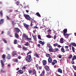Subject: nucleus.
<instances>
[{"label": "nucleus", "mask_w": 76, "mask_h": 76, "mask_svg": "<svg viewBox=\"0 0 76 76\" xmlns=\"http://www.w3.org/2000/svg\"><path fill=\"white\" fill-rule=\"evenodd\" d=\"M32 57L31 55H28L26 58V61L28 63H30L32 61Z\"/></svg>", "instance_id": "1"}, {"label": "nucleus", "mask_w": 76, "mask_h": 76, "mask_svg": "<svg viewBox=\"0 0 76 76\" xmlns=\"http://www.w3.org/2000/svg\"><path fill=\"white\" fill-rule=\"evenodd\" d=\"M23 16H24V18H25L26 20H28L30 21H31V20H32V18H31V17H30L29 15L28 14H24Z\"/></svg>", "instance_id": "2"}, {"label": "nucleus", "mask_w": 76, "mask_h": 76, "mask_svg": "<svg viewBox=\"0 0 76 76\" xmlns=\"http://www.w3.org/2000/svg\"><path fill=\"white\" fill-rule=\"evenodd\" d=\"M2 58H3L4 62H6V55L4 54H3L2 56Z\"/></svg>", "instance_id": "3"}, {"label": "nucleus", "mask_w": 76, "mask_h": 76, "mask_svg": "<svg viewBox=\"0 0 76 76\" xmlns=\"http://www.w3.org/2000/svg\"><path fill=\"white\" fill-rule=\"evenodd\" d=\"M63 35L65 38H68L69 37V35H70V34H64Z\"/></svg>", "instance_id": "4"}, {"label": "nucleus", "mask_w": 76, "mask_h": 76, "mask_svg": "<svg viewBox=\"0 0 76 76\" xmlns=\"http://www.w3.org/2000/svg\"><path fill=\"white\" fill-rule=\"evenodd\" d=\"M23 25L25 28H26L27 29H29V26L28 25L26 24L25 23H24Z\"/></svg>", "instance_id": "5"}, {"label": "nucleus", "mask_w": 76, "mask_h": 76, "mask_svg": "<svg viewBox=\"0 0 76 76\" xmlns=\"http://www.w3.org/2000/svg\"><path fill=\"white\" fill-rule=\"evenodd\" d=\"M23 37L24 38L25 40H26L28 38V35H26V34H23Z\"/></svg>", "instance_id": "6"}, {"label": "nucleus", "mask_w": 76, "mask_h": 76, "mask_svg": "<svg viewBox=\"0 0 76 76\" xmlns=\"http://www.w3.org/2000/svg\"><path fill=\"white\" fill-rule=\"evenodd\" d=\"M53 60H52V58H51V57H49L48 58V62L49 63H51Z\"/></svg>", "instance_id": "7"}, {"label": "nucleus", "mask_w": 76, "mask_h": 76, "mask_svg": "<svg viewBox=\"0 0 76 76\" xmlns=\"http://www.w3.org/2000/svg\"><path fill=\"white\" fill-rule=\"evenodd\" d=\"M45 69L46 71H49L50 70L49 68V66L47 65L45 66Z\"/></svg>", "instance_id": "8"}, {"label": "nucleus", "mask_w": 76, "mask_h": 76, "mask_svg": "<svg viewBox=\"0 0 76 76\" xmlns=\"http://www.w3.org/2000/svg\"><path fill=\"white\" fill-rule=\"evenodd\" d=\"M57 71L58 72V73H61V74H62V73H63L62 70H61L60 68L58 69L57 70Z\"/></svg>", "instance_id": "9"}, {"label": "nucleus", "mask_w": 76, "mask_h": 76, "mask_svg": "<svg viewBox=\"0 0 76 76\" xmlns=\"http://www.w3.org/2000/svg\"><path fill=\"white\" fill-rule=\"evenodd\" d=\"M43 64V66H46V64H47V61L45 60H44L42 61Z\"/></svg>", "instance_id": "10"}, {"label": "nucleus", "mask_w": 76, "mask_h": 76, "mask_svg": "<svg viewBox=\"0 0 76 76\" xmlns=\"http://www.w3.org/2000/svg\"><path fill=\"white\" fill-rule=\"evenodd\" d=\"M60 42L61 43V44H63L64 42V39L63 38H61L60 39Z\"/></svg>", "instance_id": "11"}, {"label": "nucleus", "mask_w": 76, "mask_h": 76, "mask_svg": "<svg viewBox=\"0 0 76 76\" xmlns=\"http://www.w3.org/2000/svg\"><path fill=\"white\" fill-rule=\"evenodd\" d=\"M1 63V65L2 66V69H4V63L3 61V60H1L0 61Z\"/></svg>", "instance_id": "12"}, {"label": "nucleus", "mask_w": 76, "mask_h": 76, "mask_svg": "<svg viewBox=\"0 0 76 76\" xmlns=\"http://www.w3.org/2000/svg\"><path fill=\"white\" fill-rule=\"evenodd\" d=\"M57 63V61L56 60H54L53 61V62L52 63V65L53 66H54L56 63Z\"/></svg>", "instance_id": "13"}, {"label": "nucleus", "mask_w": 76, "mask_h": 76, "mask_svg": "<svg viewBox=\"0 0 76 76\" xmlns=\"http://www.w3.org/2000/svg\"><path fill=\"white\" fill-rule=\"evenodd\" d=\"M64 48L66 49V51H69V50L68 48L69 46H66L64 47Z\"/></svg>", "instance_id": "14"}, {"label": "nucleus", "mask_w": 76, "mask_h": 76, "mask_svg": "<svg viewBox=\"0 0 76 76\" xmlns=\"http://www.w3.org/2000/svg\"><path fill=\"white\" fill-rule=\"evenodd\" d=\"M32 36L35 41H37V36L36 35H34V34H32Z\"/></svg>", "instance_id": "15"}, {"label": "nucleus", "mask_w": 76, "mask_h": 76, "mask_svg": "<svg viewBox=\"0 0 76 76\" xmlns=\"http://www.w3.org/2000/svg\"><path fill=\"white\" fill-rule=\"evenodd\" d=\"M63 31L64 32L63 34H66L67 32V28L64 29Z\"/></svg>", "instance_id": "16"}, {"label": "nucleus", "mask_w": 76, "mask_h": 76, "mask_svg": "<svg viewBox=\"0 0 76 76\" xmlns=\"http://www.w3.org/2000/svg\"><path fill=\"white\" fill-rule=\"evenodd\" d=\"M39 43L40 44H42V45H44V44H45L44 42H42V41L41 40H39Z\"/></svg>", "instance_id": "17"}, {"label": "nucleus", "mask_w": 76, "mask_h": 76, "mask_svg": "<svg viewBox=\"0 0 76 76\" xmlns=\"http://www.w3.org/2000/svg\"><path fill=\"white\" fill-rule=\"evenodd\" d=\"M32 73H33V75H35L36 76H37V72L36 71L35 69H34L32 71Z\"/></svg>", "instance_id": "18"}, {"label": "nucleus", "mask_w": 76, "mask_h": 76, "mask_svg": "<svg viewBox=\"0 0 76 76\" xmlns=\"http://www.w3.org/2000/svg\"><path fill=\"white\" fill-rule=\"evenodd\" d=\"M7 59H10L11 58V56L9 54H8L7 56Z\"/></svg>", "instance_id": "19"}, {"label": "nucleus", "mask_w": 76, "mask_h": 76, "mask_svg": "<svg viewBox=\"0 0 76 76\" xmlns=\"http://www.w3.org/2000/svg\"><path fill=\"white\" fill-rule=\"evenodd\" d=\"M12 55L14 57H17V54H16V53L15 52H13Z\"/></svg>", "instance_id": "20"}, {"label": "nucleus", "mask_w": 76, "mask_h": 76, "mask_svg": "<svg viewBox=\"0 0 76 76\" xmlns=\"http://www.w3.org/2000/svg\"><path fill=\"white\" fill-rule=\"evenodd\" d=\"M36 15L39 18H41V15H40V14H39V12L36 13Z\"/></svg>", "instance_id": "21"}, {"label": "nucleus", "mask_w": 76, "mask_h": 76, "mask_svg": "<svg viewBox=\"0 0 76 76\" xmlns=\"http://www.w3.org/2000/svg\"><path fill=\"white\" fill-rule=\"evenodd\" d=\"M61 51L62 53H65V50L63 47H62L61 49Z\"/></svg>", "instance_id": "22"}, {"label": "nucleus", "mask_w": 76, "mask_h": 76, "mask_svg": "<svg viewBox=\"0 0 76 76\" xmlns=\"http://www.w3.org/2000/svg\"><path fill=\"white\" fill-rule=\"evenodd\" d=\"M49 50L50 52H54V51L53 50V48H49Z\"/></svg>", "instance_id": "23"}, {"label": "nucleus", "mask_w": 76, "mask_h": 76, "mask_svg": "<svg viewBox=\"0 0 76 76\" xmlns=\"http://www.w3.org/2000/svg\"><path fill=\"white\" fill-rule=\"evenodd\" d=\"M15 30L18 33L19 32V29L18 28H15Z\"/></svg>", "instance_id": "24"}, {"label": "nucleus", "mask_w": 76, "mask_h": 76, "mask_svg": "<svg viewBox=\"0 0 76 76\" xmlns=\"http://www.w3.org/2000/svg\"><path fill=\"white\" fill-rule=\"evenodd\" d=\"M51 30H48V34H49V35L51 34Z\"/></svg>", "instance_id": "25"}, {"label": "nucleus", "mask_w": 76, "mask_h": 76, "mask_svg": "<svg viewBox=\"0 0 76 76\" xmlns=\"http://www.w3.org/2000/svg\"><path fill=\"white\" fill-rule=\"evenodd\" d=\"M34 55L35 57H37V58H39V56L38 54H34Z\"/></svg>", "instance_id": "26"}, {"label": "nucleus", "mask_w": 76, "mask_h": 76, "mask_svg": "<svg viewBox=\"0 0 76 76\" xmlns=\"http://www.w3.org/2000/svg\"><path fill=\"white\" fill-rule=\"evenodd\" d=\"M46 56L47 57H50V56H51V55H50V54L46 53Z\"/></svg>", "instance_id": "27"}, {"label": "nucleus", "mask_w": 76, "mask_h": 76, "mask_svg": "<svg viewBox=\"0 0 76 76\" xmlns=\"http://www.w3.org/2000/svg\"><path fill=\"white\" fill-rule=\"evenodd\" d=\"M4 22V20L3 19H1L0 20V24H2Z\"/></svg>", "instance_id": "28"}, {"label": "nucleus", "mask_w": 76, "mask_h": 76, "mask_svg": "<svg viewBox=\"0 0 76 76\" xmlns=\"http://www.w3.org/2000/svg\"><path fill=\"white\" fill-rule=\"evenodd\" d=\"M76 60V55H74L72 58V60Z\"/></svg>", "instance_id": "29"}, {"label": "nucleus", "mask_w": 76, "mask_h": 76, "mask_svg": "<svg viewBox=\"0 0 76 76\" xmlns=\"http://www.w3.org/2000/svg\"><path fill=\"white\" fill-rule=\"evenodd\" d=\"M75 47L72 46V52L73 53H75Z\"/></svg>", "instance_id": "30"}, {"label": "nucleus", "mask_w": 76, "mask_h": 76, "mask_svg": "<svg viewBox=\"0 0 76 76\" xmlns=\"http://www.w3.org/2000/svg\"><path fill=\"white\" fill-rule=\"evenodd\" d=\"M71 44L72 45H73V46H74V47H76V44L75 43H71Z\"/></svg>", "instance_id": "31"}, {"label": "nucleus", "mask_w": 76, "mask_h": 76, "mask_svg": "<svg viewBox=\"0 0 76 76\" xmlns=\"http://www.w3.org/2000/svg\"><path fill=\"white\" fill-rule=\"evenodd\" d=\"M24 45H25V46H29V42H27L24 44Z\"/></svg>", "instance_id": "32"}, {"label": "nucleus", "mask_w": 76, "mask_h": 76, "mask_svg": "<svg viewBox=\"0 0 76 76\" xmlns=\"http://www.w3.org/2000/svg\"><path fill=\"white\" fill-rule=\"evenodd\" d=\"M49 71L48 72H47L48 75H51V70L50 69L48 71Z\"/></svg>", "instance_id": "33"}, {"label": "nucleus", "mask_w": 76, "mask_h": 76, "mask_svg": "<svg viewBox=\"0 0 76 76\" xmlns=\"http://www.w3.org/2000/svg\"><path fill=\"white\" fill-rule=\"evenodd\" d=\"M0 16L2 17L3 16V12L2 10H1L0 11Z\"/></svg>", "instance_id": "34"}, {"label": "nucleus", "mask_w": 76, "mask_h": 76, "mask_svg": "<svg viewBox=\"0 0 76 76\" xmlns=\"http://www.w3.org/2000/svg\"><path fill=\"white\" fill-rule=\"evenodd\" d=\"M28 72L29 74H31L32 73V71L31 69H29L28 70Z\"/></svg>", "instance_id": "35"}, {"label": "nucleus", "mask_w": 76, "mask_h": 76, "mask_svg": "<svg viewBox=\"0 0 76 76\" xmlns=\"http://www.w3.org/2000/svg\"><path fill=\"white\" fill-rule=\"evenodd\" d=\"M31 22V24H30V26H32L33 25H34V24H33V21H32V20H31V21H30Z\"/></svg>", "instance_id": "36"}, {"label": "nucleus", "mask_w": 76, "mask_h": 76, "mask_svg": "<svg viewBox=\"0 0 76 76\" xmlns=\"http://www.w3.org/2000/svg\"><path fill=\"white\" fill-rule=\"evenodd\" d=\"M58 48H55L53 49V52H56L57 51H58Z\"/></svg>", "instance_id": "37"}, {"label": "nucleus", "mask_w": 76, "mask_h": 76, "mask_svg": "<svg viewBox=\"0 0 76 76\" xmlns=\"http://www.w3.org/2000/svg\"><path fill=\"white\" fill-rule=\"evenodd\" d=\"M45 70H43V71L42 72L41 74L43 75H45Z\"/></svg>", "instance_id": "38"}, {"label": "nucleus", "mask_w": 76, "mask_h": 76, "mask_svg": "<svg viewBox=\"0 0 76 76\" xmlns=\"http://www.w3.org/2000/svg\"><path fill=\"white\" fill-rule=\"evenodd\" d=\"M47 45L49 48H52V47H51V45L50 44H47Z\"/></svg>", "instance_id": "39"}, {"label": "nucleus", "mask_w": 76, "mask_h": 76, "mask_svg": "<svg viewBox=\"0 0 76 76\" xmlns=\"http://www.w3.org/2000/svg\"><path fill=\"white\" fill-rule=\"evenodd\" d=\"M23 50H25V51H26V50H28V48H25L24 47L23 48Z\"/></svg>", "instance_id": "40"}, {"label": "nucleus", "mask_w": 76, "mask_h": 76, "mask_svg": "<svg viewBox=\"0 0 76 76\" xmlns=\"http://www.w3.org/2000/svg\"><path fill=\"white\" fill-rule=\"evenodd\" d=\"M46 37L48 38H51V36L50 35H47Z\"/></svg>", "instance_id": "41"}, {"label": "nucleus", "mask_w": 76, "mask_h": 76, "mask_svg": "<svg viewBox=\"0 0 76 76\" xmlns=\"http://www.w3.org/2000/svg\"><path fill=\"white\" fill-rule=\"evenodd\" d=\"M14 44H17V40L16 39H15L14 40Z\"/></svg>", "instance_id": "42"}, {"label": "nucleus", "mask_w": 76, "mask_h": 76, "mask_svg": "<svg viewBox=\"0 0 76 76\" xmlns=\"http://www.w3.org/2000/svg\"><path fill=\"white\" fill-rule=\"evenodd\" d=\"M16 4L17 6H19V1H17L16 2Z\"/></svg>", "instance_id": "43"}, {"label": "nucleus", "mask_w": 76, "mask_h": 76, "mask_svg": "<svg viewBox=\"0 0 76 76\" xmlns=\"http://www.w3.org/2000/svg\"><path fill=\"white\" fill-rule=\"evenodd\" d=\"M19 73L20 74H23V71H22L20 70H19Z\"/></svg>", "instance_id": "44"}, {"label": "nucleus", "mask_w": 76, "mask_h": 76, "mask_svg": "<svg viewBox=\"0 0 76 76\" xmlns=\"http://www.w3.org/2000/svg\"><path fill=\"white\" fill-rule=\"evenodd\" d=\"M15 36L16 38H18V37H19V36H18V34L17 33H15Z\"/></svg>", "instance_id": "45"}, {"label": "nucleus", "mask_w": 76, "mask_h": 76, "mask_svg": "<svg viewBox=\"0 0 76 76\" xmlns=\"http://www.w3.org/2000/svg\"><path fill=\"white\" fill-rule=\"evenodd\" d=\"M2 40L6 44L7 42V41L4 39H2Z\"/></svg>", "instance_id": "46"}, {"label": "nucleus", "mask_w": 76, "mask_h": 76, "mask_svg": "<svg viewBox=\"0 0 76 76\" xmlns=\"http://www.w3.org/2000/svg\"><path fill=\"white\" fill-rule=\"evenodd\" d=\"M72 57L73 56H72V54H71L69 56V58L70 59H71V58H72Z\"/></svg>", "instance_id": "47"}, {"label": "nucleus", "mask_w": 76, "mask_h": 76, "mask_svg": "<svg viewBox=\"0 0 76 76\" xmlns=\"http://www.w3.org/2000/svg\"><path fill=\"white\" fill-rule=\"evenodd\" d=\"M36 67L37 68V69H38V67H39V65L38 64H36L35 65Z\"/></svg>", "instance_id": "48"}, {"label": "nucleus", "mask_w": 76, "mask_h": 76, "mask_svg": "<svg viewBox=\"0 0 76 76\" xmlns=\"http://www.w3.org/2000/svg\"><path fill=\"white\" fill-rule=\"evenodd\" d=\"M32 39V38H28L26 40H27V41H29L31 40Z\"/></svg>", "instance_id": "49"}, {"label": "nucleus", "mask_w": 76, "mask_h": 76, "mask_svg": "<svg viewBox=\"0 0 76 76\" xmlns=\"http://www.w3.org/2000/svg\"><path fill=\"white\" fill-rule=\"evenodd\" d=\"M14 62H15L16 63L18 62V59H14Z\"/></svg>", "instance_id": "50"}, {"label": "nucleus", "mask_w": 76, "mask_h": 76, "mask_svg": "<svg viewBox=\"0 0 76 76\" xmlns=\"http://www.w3.org/2000/svg\"><path fill=\"white\" fill-rule=\"evenodd\" d=\"M38 38L39 39H40V40H41L42 39H41V36H40V35H38Z\"/></svg>", "instance_id": "51"}, {"label": "nucleus", "mask_w": 76, "mask_h": 76, "mask_svg": "<svg viewBox=\"0 0 76 76\" xmlns=\"http://www.w3.org/2000/svg\"><path fill=\"white\" fill-rule=\"evenodd\" d=\"M71 63L72 64H75V62L74 61V60H72L71 61Z\"/></svg>", "instance_id": "52"}, {"label": "nucleus", "mask_w": 76, "mask_h": 76, "mask_svg": "<svg viewBox=\"0 0 76 76\" xmlns=\"http://www.w3.org/2000/svg\"><path fill=\"white\" fill-rule=\"evenodd\" d=\"M26 66H24L22 67V70H25V69H26Z\"/></svg>", "instance_id": "53"}, {"label": "nucleus", "mask_w": 76, "mask_h": 76, "mask_svg": "<svg viewBox=\"0 0 76 76\" xmlns=\"http://www.w3.org/2000/svg\"><path fill=\"white\" fill-rule=\"evenodd\" d=\"M58 45V43H56L55 44H53V46L54 47H56V46H57Z\"/></svg>", "instance_id": "54"}, {"label": "nucleus", "mask_w": 76, "mask_h": 76, "mask_svg": "<svg viewBox=\"0 0 76 76\" xmlns=\"http://www.w3.org/2000/svg\"><path fill=\"white\" fill-rule=\"evenodd\" d=\"M73 68H74V69L75 70H76V66H74L73 65Z\"/></svg>", "instance_id": "55"}, {"label": "nucleus", "mask_w": 76, "mask_h": 76, "mask_svg": "<svg viewBox=\"0 0 76 76\" xmlns=\"http://www.w3.org/2000/svg\"><path fill=\"white\" fill-rule=\"evenodd\" d=\"M58 56V58H61V57L62 56L61 55H59Z\"/></svg>", "instance_id": "56"}, {"label": "nucleus", "mask_w": 76, "mask_h": 76, "mask_svg": "<svg viewBox=\"0 0 76 76\" xmlns=\"http://www.w3.org/2000/svg\"><path fill=\"white\" fill-rule=\"evenodd\" d=\"M12 24L13 25H15V21H12Z\"/></svg>", "instance_id": "57"}, {"label": "nucleus", "mask_w": 76, "mask_h": 76, "mask_svg": "<svg viewBox=\"0 0 76 76\" xmlns=\"http://www.w3.org/2000/svg\"><path fill=\"white\" fill-rule=\"evenodd\" d=\"M31 53L32 52L31 51V50H30L27 54V55H28L29 54H31Z\"/></svg>", "instance_id": "58"}, {"label": "nucleus", "mask_w": 76, "mask_h": 76, "mask_svg": "<svg viewBox=\"0 0 76 76\" xmlns=\"http://www.w3.org/2000/svg\"><path fill=\"white\" fill-rule=\"evenodd\" d=\"M1 73H4V71L2 69H1Z\"/></svg>", "instance_id": "59"}, {"label": "nucleus", "mask_w": 76, "mask_h": 76, "mask_svg": "<svg viewBox=\"0 0 76 76\" xmlns=\"http://www.w3.org/2000/svg\"><path fill=\"white\" fill-rule=\"evenodd\" d=\"M7 20H10V18L8 16H7Z\"/></svg>", "instance_id": "60"}, {"label": "nucleus", "mask_w": 76, "mask_h": 76, "mask_svg": "<svg viewBox=\"0 0 76 76\" xmlns=\"http://www.w3.org/2000/svg\"><path fill=\"white\" fill-rule=\"evenodd\" d=\"M39 70H41L42 69V66H39Z\"/></svg>", "instance_id": "61"}, {"label": "nucleus", "mask_w": 76, "mask_h": 76, "mask_svg": "<svg viewBox=\"0 0 76 76\" xmlns=\"http://www.w3.org/2000/svg\"><path fill=\"white\" fill-rule=\"evenodd\" d=\"M37 45V47H40V46H41V45H40V44H38Z\"/></svg>", "instance_id": "62"}, {"label": "nucleus", "mask_w": 76, "mask_h": 76, "mask_svg": "<svg viewBox=\"0 0 76 76\" xmlns=\"http://www.w3.org/2000/svg\"><path fill=\"white\" fill-rule=\"evenodd\" d=\"M56 38H57V36H56V35H54V39H56Z\"/></svg>", "instance_id": "63"}, {"label": "nucleus", "mask_w": 76, "mask_h": 76, "mask_svg": "<svg viewBox=\"0 0 76 76\" xmlns=\"http://www.w3.org/2000/svg\"><path fill=\"white\" fill-rule=\"evenodd\" d=\"M45 76V75H43V74H40V75H39V76Z\"/></svg>", "instance_id": "64"}]
</instances>
